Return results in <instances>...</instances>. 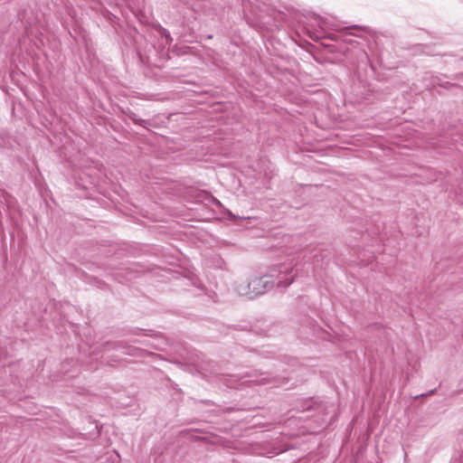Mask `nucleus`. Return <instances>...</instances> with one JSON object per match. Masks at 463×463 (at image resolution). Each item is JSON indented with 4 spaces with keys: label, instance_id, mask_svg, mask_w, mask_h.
Listing matches in <instances>:
<instances>
[{
    "label": "nucleus",
    "instance_id": "1",
    "mask_svg": "<svg viewBox=\"0 0 463 463\" xmlns=\"http://www.w3.org/2000/svg\"><path fill=\"white\" fill-rule=\"evenodd\" d=\"M293 267L288 264H279L271 268L268 273L262 276H255L249 279L235 282L234 289L238 295L253 299L266 292L277 288H287L295 279Z\"/></svg>",
    "mask_w": 463,
    "mask_h": 463
},
{
    "label": "nucleus",
    "instance_id": "2",
    "mask_svg": "<svg viewBox=\"0 0 463 463\" xmlns=\"http://www.w3.org/2000/svg\"><path fill=\"white\" fill-rule=\"evenodd\" d=\"M302 411H315L316 414L311 415V417L317 416L319 420H321V425H327V420L326 417L328 415L329 407L327 404L323 402H317L314 400L306 401L302 405Z\"/></svg>",
    "mask_w": 463,
    "mask_h": 463
},
{
    "label": "nucleus",
    "instance_id": "3",
    "mask_svg": "<svg viewBox=\"0 0 463 463\" xmlns=\"http://www.w3.org/2000/svg\"><path fill=\"white\" fill-rule=\"evenodd\" d=\"M251 382L255 383L258 385L270 384L273 387H281L288 383V379L284 376H263L257 378L255 380H251Z\"/></svg>",
    "mask_w": 463,
    "mask_h": 463
},
{
    "label": "nucleus",
    "instance_id": "4",
    "mask_svg": "<svg viewBox=\"0 0 463 463\" xmlns=\"http://www.w3.org/2000/svg\"><path fill=\"white\" fill-rule=\"evenodd\" d=\"M126 115L136 124L147 128L150 123L147 120L140 118L135 112L128 110Z\"/></svg>",
    "mask_w": 463,
    "mask_h": 463
},
{
    "label": "nucleus",
    "instance_id": "5",
    "mask_svg": "<svg viewBox=\"0 0 463 463\" xmlns=\"http://www.w3.org/2000/svg\"><path fill=\"white\" fill-rule=\"evenodd\" d=\"M352 30H361L369 32V29L365 26H360V25H352V26H346L343 29V32L346 34L355 35L358 36V34L352 33Z\"/></svg>",
    "mask_w": 463,
    "mask_h": 463
},
{
    "label": "nucleus",
    "instance_id": "6",
    "mask_svg": "<svg viewBox=\"0 0 463 463\" xmlns=\"http://www.w3.org/2000/svg\"><path fill=\"white\" fill-rule=\"evenodd\" d=\"M110 348H112V349L130 348V346L128 345V343L126 341H118V342L112 344V346Z\"/></svg>",
    "mask_w": 463,
    "mask_h": 463
},
{
    "label": "nucleus",
    "instance_id": "7",
    "mask_svg": "<svg viewBox=\"0 0 463 463\" xmlns=\"http://www.w3.org/2000/svg\"><path fill=\"white\" fill-rule=\"evenodd\" d=\"M158 32L160 33V34L164 37H165L166 40H172L171 36H170V33L168 32V30H166L165 28L164 27H160V29L158 30Z\"/></svg>",
    "mask_w": 463,
    "mask_h": 463
},
{
    "label": "nucleus",
    "instance_id": "8",
    "mask_svg": "<svg viewBox=\"0 0 463 463\" xmlns=\"http://www.w3.org/2000/svg\"><path fill=\"white\" fill-rule=\"evenodd\" d=\"M435 392H436V389L430 390V391H429L426 393H421V394L414 396V399H418L420 397H427V396L432 395V394L435 393Z\"/></svg>",
    "mask_w": 463,
    "mask_h": 463
},
{
    "label": "nucleus",
    "instance_id": "9",
    "mask_svg": "<svg viewBox=\"0 0 463 463\" xmlns=\"http://www.w3.org/2000/svg\"><path fill=\"white\" fill-rule=\"evenodd\" d=\"M205 197L209 198L210 200H212L213 202H214L217 205H221V203L220 201H218L217 199H215L213 195H211L210 194H205Z\"/></svg>",
    "mask_w": 463,
    "mask_h": 463
},
{
    "label": "nucleus",
    "instance_id": "10",
    "mask_svg": "<svg viewBox=\"0 0 463 463\" xmlns=\"http://www.w3.org/2000/svg\"><path fill=\"white\" fill-rule=\"evenodd\" d=\"M327 406L329 407V409H328V413L330 412V409H332V410H331V412H334V411H335V409H333V408H334V406H333L332 404H331V405H327Z\"/></svg>",
    "mask_w": 463,
    "mask_h": 463
},
{
    "label": "nucleus",
    "instance_id": "11",
    "mask_svg": "<svg viewBox=\"0 0 463 463\" xmlns=\"http://www.w3.org/2000/svg\"><path fill=\"white\" fill-rule=\"evenodd\" d=\"M327 406L329 407V409H328V413L330 412V409H332V410H331V412H334V411H335V409H333V408H334V406H333L332 404H331V405H327Z\"/></svg>",
    "mask_w": 463,
    "mask_h": 463
},
{
    "label": "nucleus",
    "instance_id": "12",
    "mask_svg": "<svg viewBox=\"0 0 463 463\" xmlns=\"http://www.w3.org/2000/svg\"><path fill=\"white\" fill-rule=\"evenodd\" d=\"M144 331L146 332V335H149V333H150V332H152V330H151V329H148V330H146H146H144Z\"/></svg>",
    "mask_w": 463,
    "mask_h": 463
},
{
    "label": "nucleus",
    "instance_id": "13",
    "mask_svg": "<svg viewBox=\"0 0 463 463\" xmlns=\"http://www.w3.org/2000/svg\"><path fill=\"white\" fill-rule=\"evenodd\" d=\"M227 385H228V387H232L233 386L232 383H227Z\"/></svg>",
    "mask_w": 463,
    "mask_h": 463
},
{
    "label": "nucleus",
    "instance_id": "14",
    "mask_svg": "<svg viewBox=\"0 0 463 463\" xmlns=\"http://www.w3.org/2000/svg\"><path fill=\"white\" fill-rule=\"evenodd\" d=\"M346 43H351L350 39L345 40Z\"/></svg>",
    "mask_w": 463,
    "mask_h": 463
}]
</instances>
